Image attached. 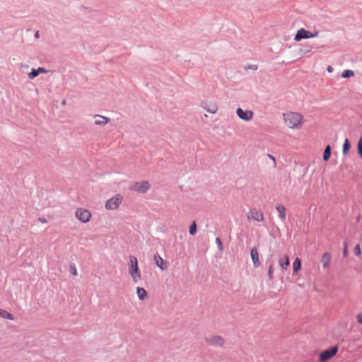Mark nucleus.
<instances>
[{"instance_id":"1","label":"nucleus","mask_w":362,"mask_h":362,"mask_svg":"<svg viewBox=\"0 0 362 362\" xmlns=\"http://www.w3.org/2000/svg\"><path fill=\"white\" fill-rule=\"evenodd\" d=\"M286 125L291 129H298L301 127L303 116L298 112L284 114Z\"/></svg>"},{"instance_id":"2","label":"nucleus","mask_w":362,"mask_h":362,"mask_svg":"<svg viewBox=\"0 0 362 362\" xmlns=\"http://www.w3.org/2000/svg\"><path fill=\"white\" fill-rule=\"evenodd\" d=\"M131 267L129 269V274L134 282H137L141 279V273L138 266L137 258L131 255L129 257Z\"/></svg>"},{"instance_id":"3","label":"nucleus","mask_w":362,"mask_h":362,"mask_svg":"<svg viewBox=\"0 0 362 362\" xmlns=\"http://www.w3.org/2000/svg\"><path fill=\"white\" fill-rule=\"evenodd\" d=\"M338 349V346L336 345L321 351L319 355L318 361L327 362L337 354Z\"/></svg>"},{"instance_id":"4","label":"nucleus","mask_w":362,"mask_h":362,"mask_svg":"<svg viewBox=\"0 0 362 362\" xmlns=\"http://www.w3.org/2000/svg\"><path fill=\"white\" fill-rule=\"evenodd\" d=\"M318 32L315 31L314 33L310 31L306 30L304 28L298 30L294 37L296 41H300L303 39H309L317 36Z\"/></svg>"},{"instance_id":"5","label":"nucleus","mask_w":362,"mask_h":362,"mask_svg":"<svg viewBox=\"0 0 362 362\" xmlns=\"http://www.w3.org/2000/svg\"><path fill=\"white\" fill-rule=\"evenodd\" d=\"M122 200V196L120 194H116L106 202L105 208L108 210L117 209L121 204Z\"/></svg>"},{"instance_id":"6","label":"nucleus","mask_w":362,"mask_h":362,"mask_svg":"<svg viewBox=\"0 0 362 362\" xmlns=\"http://www.w3.org/2000/svg\"><path fill=\"white\" fill-rule=\"evenodd\" d=\"M150 186L148 181H143L142 182H136L132 186V189L139 193H145L149 189Z\"/></svg>"},{"instance_id":"7","label":"nucleus","mask_w":362,"mask_h":362,"mask_svg":"<svg viewBox=\"0 0 362 362\" xmlns=\"http://www.w3.org/2000/svg\"><path fill=\"white\" fill-rule=\"evenodd\" d=\"M236 113L238 117L244 120V121H250L252 119L253 117V112L251 110H244L240 107H238L236 110Z\"/></svg>"},{"instance_id":"8","label":"nucleus","mask_w":362,"mask_h":362,"mask_svg":"<svg viewBox=\"0 0 362 362\" xmlns=\"http://www.w3.org/2000/svg\"><path fill=\"white\" fill-rule=\"evenodd\" d=\"M206 342L214 346H222L224 344V339L221 336H213L206 338Z\"/></svg>"},{"instance_id":"9","label":"nucleus","mask_w":362,"mask_h":362,"mask_svg":"<svg viewBox=\"0 0 362 362\" xmlns=\"http://www.w3.org/2000/svg\"><path fill=\"white\" fill-rule=\"evenodd\" d=\"M247 217L249 220L253 219L258 222H261L264 220V215L261 211L255 209H251L247 214Z\"/></svg>"},{"instance_id":"10","label":"nucleus","mask_w":362,"mask_h":362,"mask_svg":"<svg viewBox=\"0 0 362 362\" xmlns=\"http://www.w3.org/2000/svg\"><path fill=\"white\" fill-rule=\"evenodd\" d=\"M76 217L83 223H86L89 221L90 213L86 209H78L76 211Z\"/></svg>"},{"instance_id":"11","label":"nucleus","mask_w":362,"mask_h":362,"mask_svg":"<svg viewBox=\"0 0 362 362\" xmlns=\"http://www.w3.org/2000/svg\"><path fill=\"white\" fill-rule=\"evenodd\" d=\"M156 264L162 270L165 271L168 269V263L158 254L154 255Z\"/></svg>"},{"instance_id":"12","label":"nucleus","mask_w":362,"mask_h":362,"mask_svg":"<svg viewBox=\"0 0 362 362\" xmlns=\"http://www.w3.org/2000/svg\"><path fill=\"white\" fill-rule=\"evenodd\" d=\"M250 254H251V258H252L254 266L255 267H259L260 264V262L259 260L257 250L255 247L252 248L250 251Z\"/></svg>"},{"instance_id":"13","label":"nucleus","mask_w":362,"mask_h":362,"mask_svg":"<svg viewBox=\"0 0 362 362\" xmlns=\"http://www.w3.org/2000/svg\"><path fill=\"white\" fill-rule=\"evenodd\" d=\"M279 266L281 269L285 270L290 264V261L288 255H284V257L280 258L279 260Z\"/></svg>"},{"instance_id":"14","label":"nucleus","mask_w":362,"mask_h":362,"mask_svg":"<svg viewBox=\"0 0 362 362\" xmlns=\"http://www.w3.org/2000/svg\"><path fill=\"white\" fill-rule=\"evenodd\" d=\"M95 117H98L94 122L95 124L103 126L106 124L109 121L110 118L101 116V115H95Z\"/></svg>"},{"instance_id":"15","label":"nucleus","mask_w":362,"mask_h":362,"mask_svg":"<svg viewBox=\"0 0 362 362\" xmlns=\"http://www.w3.org/2000/svg\"><path fill=\"white\" fill-rule=\"evenodd\" d=\"M331 261V255L329 252H325L323 254L322 257V267L324 269H327L329 267V262Z\"/></svg>"},{"instance_id":"16","label":"nucleus","mask_w":362,"mask_h":362,"mask_svg":"<svg viewBox=\"0 0 362 362\" xmlns=\"http://www.w3.org/2000/svg\"><path fill=\"white\" fill-rule=\"evenodd\" d=\"M276 211L279 213V217L282 221H284L286 220V208L283 205H278L276 207Z\"/></svg>"},{"instance_id":"17","label":"nucleus","mask_w":362,"mask_h":362,"mask_svg":"<svg viewBox=\"0 0 362 362\" xmlns=\"http://www.w3.org/2000/svg\"><path fill=\"white\" fill-rule=\"evenodd\" d=\"M136 293L139 299L141 300H144L148 297L147 291L141 287L136 288Z\"/></svg>"},{"instance_id":"18","label":"nucleus","mask_w":362,"mask_h":362,"mask_svg":"<svg viewBox=\"0 0 362 362\" xmlns=\"http://www.w3.org/2000/svg\"><path fill=\"white\" fill-rule=\"evenodd\" d=\"M0 317L4 319H8L10 320H13V315L8 313L7 310L0 308Z\"/></svg>"},{"instance_id":"19","label":"nucleus","mask_w":362,"mask_h":362,"mask_svg":"<svg viewBox=\"0 0 362 362\" xmlns=\"http://www.w3.org/2000/svg\"><path fill=\"white\" fill-rule=\"evenodd\" d=\"M331 150L332 149L330 145H327L322 156V158L325 161H327L330 158Z\"/></svg>"},{"instance_id":"20","label":"nucleus","mask_w":362,"mask_h":362,"mask_svg":"<svg viewBox=\"0 0 362 362\" xmlns=\"http://www.w3.org/2000/svg\"><path fill=\"white\" fill-rule=\"evenodd\" d=\"M301 268L300 259L297 257L293 263V272L297 273Z\"/></svg>"},{"instance_id":"21","label":"nucleus","mask_w":362,"mask_h":362,"mask_svg":"<svg viewBox=\"0 0 362 362\" xmlns=\"http://www.w3.org/2000/svg\"><path fill=\"white\" fill-rule=\"evenodd\" d=\"M350 148H351L350 142H349V139L346 138L343 144V149H342L343 154H344V155L348 153V151H349Z\"/></svg>"},{"instance_id":"22","label":"nucleus","mask_w":362,"mask_h":362,"mask_svg":"<svg viewBox=\"0 0 362 362\" xmlns=\"http://www.w3.org/2000/svg\"><path fill=\"white\" fill-rule=\"evenodd\" d=\"M197 231V223L195 221H193L189 226V233L190 235H194L196 234Z\"/></svg>"},{"instance_id":"23","label":"nucleus","mask_w":362,"mask_h":362,"mask_svg":"<svg viewBox=\"0 0 362 362\" xmlns=\"http://www.w3.org/2000/svg\"><path fill=\"white\" fill-rule=\"evenodd\" d=\"M354 75V73L352 70L346 69L341 74V77L344 78H350Z\"/></svg>"},{"instance_id":"24","label":"nucleus","mask_w":362,"mask_h":362,"mask_svg":"<svg viewBox=\"0 0 362 362\" xmlns=\"http://www.w3.org/2000/svg\"><path fill=\"white\" fill-rule=\"evenodd\" d=\"M203 107L206 109L207 112L213 114L216 113V111L218 110V107L216 105H212L209 107H206L205 106H203Z\"/></svg>"},{"instance_id":"25","label":"nucleus","mask_w":362,"mask_h":362,"mask_svg":"<svg viewBox=\"0 0 362 362\" xmlns=\"http://www.w3.org/2000/svg\"><path fill=\"white\" fill-rule=\"evenodd\" d=\"M357 151L360 157L362 158V136L359 138V140L358 141Z\"/></svg>"},{"instance_id":"26","label":"nucleus","mask_w":362,"mask_h":362,"mask_svg":"<svg viewBox=\"0 0 362 362\" xmlns=\"http://www.w3.org/2000/svg\"><path fill=\"white\" fill-rule=\"evenodd\" d=\"M39 75L37 72V69H33L28 74V78L30 79H34L35 77H37Z\"/></svg>"},{"instance_id":"27","label":"nucleus","mask_w":362,"mask_h":362,"mask_svg":"<svg viewBox=\"0 0 362 362\" xmlns=\"http://www.w3.org/2000/svg\"><path fill=\"white\" fill-rule=\"evenodd\" d=\"M216 243L218 246L219 251H222L223 250V246L222 241L219 237H217L216 238Z\"/></svg>"},{"instance_id":"28","label":"nucleus","mask_w":362,"mask_h":362,"mask_svg":"<svg viewBox=\"0 0 362 362\" xmlns=\"http://www.w3.org/2000/svg\"><path fill=\"white\" fill-rule=\"evenodd\" d=\"M354 252V254L356 256L361 255V249L360 245L358 244L355 246Z\"/></svg>"},{"instance_id":"29","label":"nucleus","mask_w":362,"mask_h":362,"mask_svg":"<svg viewBox=\"0 0 362 362\" xmlns=\"http://www.w3.org/2000/svg\"><path fill=\"white\" fill-rule=\"evenodd\" d=\"M69 271L74 276H76L78 274L76 266L74 264L70 265Z\"/></svg>"},{"instance_id":"30","label":"nucleus","mask_w":362,"mask_h":362,"mask_svg":"<svg viewBox=\"0 0 362 362\" xmlns=\"http://www.w3.org/2000/svg\"><path fill=\"white\" fill-rule=\"evenodd\" d=\"M344 250H343V256L346 257L348 255V249H347V245L346 243L344 242Z\"/></svg>"},{"instance_id":"31","label":"nucleus","mask_w":362,"mask_h":362,"mask_svg":"<svg viewBox=\"0 0 362 362\" xmlns=\"http://www.w3.org/2000/svg\"><path fill=\"white\" fill-rule=\"evenodd\" d=\"M268 276L270 279L273 278V268L272 265L269 267L268 269Z\"/></svg>"},{"instance_id":"32","label":"nucleus","mask_w":362,"mask_h":362,"mask_svg":"<svg viewBox=\"0 0 362 362\" xmlns=\"http://www.w3.org/2000/svg\"><path fill=\"white\" fill-rule=\"evenodd\" d=\"M245 69H252L255 71L257 69V66L255 64L249 65L245 67Z\"/></svg>"},{"instance_id":"33","label":"nucleus","mask_w":362,"mask_h":362,"mask_svg":"<svg viewBox=\"0 0 362 362\" xmlns=\"http://www.w3.org/2000/svg\"><path fill=\"white\" fill-rule=\"evenodd\" d=\"M37 69L39 74L41 73H47V70L43 67H39Z\"/></svg>"},{"instance_id":"34","label":"nucleus","mask_w":362,"mask_h":362,"mask_svg":"<svg viewBox=\"0 0 362 362\" xmlns=\"http://www.w3.org/2000/svg\"><path fill=\"white\" fill-rule=\"evenodd\" d=\"M357 320L359 323L362 324V313L357 315Z\"/></svg>"},{"instance_id":"35","label":"nucleus","mask_w":362,"mask_h":362,"mask_svg":"<svg viewBox=\"0 0 362 362\" xmlns=\"http://www.w3.org/2000/svg\"><path fill=\"white\" fill-rule=\"evenodd\" d=\"M39 221L42 223H47V221L45 218H39Z\"/></svg>"},{"instance_id":"36","label":"nucleus","mask_w":362,"mask_h":362,"mask_svg":"<svg viewBox=\"0 0 362 362\" xmlns=\"http://www.w3.org/2000/svg\"><path fill=\"white\" fill-rule=\"evenodd\" d=\"M35 37H36V38L40 37V33H39V31H38V30L35 32Z\"/></svg>"},{"instance_id":"37","label":"nucleus","mask_w":362,"mask_h":362,"mask_svg":"<svg viewBox=\"0 0 362 362\" xmlns=\"http://www.w3.org/2000/svg\"><path fill=\"white\" fill-rule=\"evenodd\" d=\"M332 70H333V68H332V66H329L327 67V71H328L329 72H332Z\"/></svg>"},{"instance_id":"38","label":"nucleus","mask_w":362,"mask_h":362,"mask_svg":"<svg viewBox=\"0 0 362 362\" xmlns=\"http://www.w3.org/2000/svg\"><path fill=\"white\" fill-rule=\"evenodd\" d=\"M268 156L271 158V159H272L275 162L276 160H275V158L273 156H272L270 154H269Z\"/></svg>"}]
</instances>
